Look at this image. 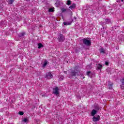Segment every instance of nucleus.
<instances>
[{"instance_id":"f257e3e1","label":"nucleus","mask_w":124,"mask_h":124,"mask_svg":"<svg viewBox=\"0 0 124 124\" xmlns=\"http://www.w3.org/2000/svg\"><path fill=\"white\" fill-rule=\"evenodd\" d=\"M78 68V67H75V70H72L69 76V78H72L73 76H76V75H78V70L76 71V69Z\"/></svg>"},{"instance_id":"f03ea898","label":"nucleus","mask_w":124,"mask_h":124,"mask_svg":"<svg viewBox=\"0 0 124 124\" xmlns=\"http://www.w3.org/2000/svg\"><path fill=\"white\" fill-rule=\"evenodd\" d=\"M82 42L84 45H86V46H91L92 45V42L91 40H88L87 38H84L82 39Z\"/></svg>"},{"instance_id":"7ed1b4c3","label":"nucleus","mask_w":124,"mask_h":124,"mask_svg":"<svg viewBox=\"0 0 124 124\" xmlns=\"http://www.w3.org/2000/svg\"><path fill=\"white\" fill-rule=\"evenodd\" d=\"M58 39L59 42H63L65 39V38L63 35L62 34H60L58 36Z\"/></svg>"},{"instance_id":"20e7f679","label":"nucleus","mask_w":124,"mask_h":124,"mask_svg":"<svg viewBox=\"0 0 124 124\" xmlns=\"http://www.w3.org/2000/svg\"><path fill=\"white\" fill-rule=\"evenodd\" d=\"M53 90V93L56 94V95H59L60 94V92H59V88H58V87L54 88Z\"/></svg>"},{"instance_id":"39448f33","label":"nucleus","mask_w":124,"mask_h":124,"mask_svg":"<svg viewBox=\"0 0 124 124\" xmlns=\"http://www.w3.org/2000/svg\"><path fill=\"white\" fill-rule=\"evenodd\" d=\"M100 120V116L99 115H97V117L93 116V122H98Z\"/></svg>"},{"instance_id":"423d86ee","label":"nucleus","mask_w":124,"mask_h":124,"mask_svg":"<svg viewBox=\"0 0 124 124\" xmlns=\"http://www.w3.org/2000/svg\"><path fill=\"white\" fill-rule=\"evenodd\" d=\"M46 78L48 79H52V78H53V75H52V74L50 72L47 73L46 74Z\"/></svg>"},{"instance_id":"0eeeda50","label":"nucleus","mask_w":124,"mask_h":124,"mask_svg":"<svg viewBox=\"0 0 124 124\" xmlns=\"http://www.w3.org/2000/svg\"><path fill=\"white\" fill-rule=\"evenodd\" d=\"M87 75L89 76V77H90V78H92L93 77L94 74L91 71H88L87 72Z\"/></svg>"},{"instance_id":"6e6552de","label":"nucleus","mask_w":124,"mask_h":124,"mask_svg":"<svg viewBox=\"0 0 124 124\" xmlns=\"http://www.w3.org/2000/svg\"><path fill=\"white\" fill-rule=\"evenodd\" d=\"M120 82H121L122 85H121V88L122 90H124V78L120 79Z\"/></svg>"},{"instance_id":"1a4fd4ad","label":"nucleus","mask_w":124,"mask_h":124,"mask_svg":"<svg viewBox=\"0 0 124 124\" xmlns=\"http://www.w3.org/2000/svg\"><path fill=\"white\" fill-rule=\"evenodd\" d=\"M75 7H76V4L73 3L69 7V8L70 9H74V8H75Z\"/></svg>"},{"instance_id":"9d476101","label":"nucleus","mask_w":124,"mask_h":124,"mask_svg":"<svg viewBox=\"0 0 124 124\" xmlns=\"http://www.w3.org/2000/svg\"><path fill=\"white\" fill-rule=\"evenodd\" d=\"M102 69V65L98 64L97 66L96 70H101Z\"/></svg>"},{"instance_id":"9b49d317","label":"nucleus","mask_w":124,"mask_h":124,"mask_svg":"<svg viewBox=\"0 0 124 124\" xmlns=\"http://www.w3.org/2000/svg\"><path fill=\"white\" fill-rule=\"evenodd\" d=\"M97 113V111L94 109H93L91 112L92 116H93V117L94 116V115Z\"/></svg>"},{"instance_id":"f8f14e48","label":"nucleus","mask_w":124,"mask_h":124,"mask_svg":"<svg viewBox=\"0 0 124 124\" xmlns=\"http://www.w3.org/2000/svg\"><path fill=\"white\" fill-rule=\"evenodd\" d=\"M47 64H48V61H47V60H45L44 62V64L43 65V67H45L46 66V65H47Z\"/></svg>"},{"instance_id":"ddd939ff","label":"nucleus","mask_w":124,"mask_h":124,"mask_svg":"<svg viewBox=\"0 0 124 124\" xmlns=\"http://www.w3.org/2000/svg\"><path fill=\"white\" fill-rule=\"evenodd\" d=\"M9 4H12L14 2V0H7Z\"/></svg>"},{"instance_id":"4468645a","label":"nucleus","mask_w":124,"mask_h":124,"mask_svg":"<svg viewBox=\"0 0 124 124\" xmlns=\"http://www.w3.org/2000/svg\"><path fill=\"white\" fill-rule=\"evenodd\" d=\"M72 22H64L63 23V25H64L65 26H66L67 25H70L71 24H72Z\"/></svg>"},{"instance_id":"2eb2a0df","label":"nucleus","mask_w":124,"mask_h":124,"mask_svg":"<svg viewBox=\"0 0 124 124\" xmlns=\"http://www.w3.org/2000/svg\"><path fill=\"white\" fill-rule=\"evenodd\" d=\"M100 53H102L103 54H104L105 53V51H104V48H101L99 49Z\"/></svg>"},{"instance_id":"dca6fc26","label":"nucleus","mask_w":124,"mask_h":124,"mask_svg":"<svg viewBox=\"0 0 124 124\" xmlns=\"http://www.w3.org/2000/svg\"><path fill=\"white\" fill-rule=\"evenodd\" d=\"M68 10V9H65L64 8H62L61 9L62 13H63V12H66V11Z\"/></svg>"},{"instance_id":"f3484780","label":"nucleus","mask_w":124,"mask_h":124,"mask_svg":"<svg viewBox=\"0 0 124 124\" xmlns=\"http://www.w3.org/2000/svg\"><path fill=\"white\" fill-rule=\"evenodd\" d=\"M38 49H40L41 48H43V45H42V44L41 43H39L38 44Z\"/></svg>"},{"instance_id":"a211bd4d","label":"nucleus","mask_w":124,"mask_h":124,"mask_svg":"<svg viewBox=\"0 0 124 124\" xmlns=\"http://www.w3.org/2000/svg\"><path fill=\"white\" fill-rule=\"evenodd\" d=\"M22 122H23L24 123H28L29 119H28V118H24L22 120Z\"/></svg>"},{"instance_id":"6ab92c4d","label":"nucleus","mask_w":124,"mask_h":124,"mask_svg":"<svg viewBox=\"0 0 124 124\" xmlns=\"http://www.w3.org/2000/svg\"><path fill=\"white\" fill-rule=\"evenodd\" d=\"M66 4L67 5H70V4H71V0H67V2H66Z\"/></svg>"},{"instance_id":"aec40b11","label":"nucleus","mask_w":124,"mask_h":124,"mask_svg":"<svg viewBox=\"0 0 124 124\" xmlns=\"http://www.w3.org/2000/svg\"><path fill=\"white\" fill-rule=\"evenodd\" d=\"M48 12H54V8H50L48 10Z\"/></svg>"},{"instance_id":"412c9836","label":"nucleus","mask_w":124,"mask_h":124,"mask_svg":"<svg viewBox=\"0 0 124 124\" xmlns=\"http://www.w3.org/2000/svg\"><path fill=\"white\" fill-rule=\"evenodd\" d=\"M110 22H111V20L110 19H107L105 20L106 24H109V23H110Z\"/></svg>"},{"instance_id":"4be33fe9","label":"nucleus","mask_w":124,"mask_h":124,"mask_svg":"<svg viewBox=\"0 0 124 124\" xmlns=\"http://www.w3.org/2000/svg\"><path fill=\"white\" fill-rule=\"evenodd\" d=\"M25 32H22L21 33H20V34L19 35L20 37H22V36H24V35H25Z\"/></svg>"},{"instance_id":"5701e85b","label":"nucleus","mask_w":124,"mask_h":124,"mask_svg":"<svg viewBox=\"0 0 124 124\" xmlns=\"http://www.w3.org/2000/svg\"><path fill=\"white\" fill-rule=\"evenodd\" d=\"M62 80H63V76H60V80L62 81Z\"/></svg>"},{"instance_id":"b1692460","label":"nucleus","mask_w":124,"mask_h":124,"mask_svg":"<svg viewBox=\"0 0 124 124\" xmlns=\"http://www.w3.org/2000/svg\"><path fill=\"white\" fill-rule=\"evenodd\" d=\"M18 114H19L20 116H23V115H24V112H23L22 111H19Z\"/></svg>"},{"instance_id":"393cba45","label":"nucleus","mask_w":124,"mask_h":124,"mask_svg":"<svg viewBox=\"0 0 124 124\" xmlns=\"http://www.w3.org/2000/svg\"><path fill=\"white\" fill-rule=\"evenodd\" d=\"M108 88H109V90H111V89L112 88V84H109Z\"/></svg>"},{"instance_id":"a878e982","label":"nucleus","mask_w":124,"mask_h":124,"mask_svg":"<svg viewBox=\"0 0 124 124\" xmlns=\"http://www.w3.org/2000/svg\"><path fill=\"white\" fill-rule=\"evenodd\" d=\"M3 7V3H1L0 4V9L2 8Z\"/></svg>"},{"instance_id":"bb28decb","label":"nucleus","mask_w":124,"mask_h":124,"mask_svg":"<svg viewBox=\"0 0 124 124\" xmlns=\"http://www.w3.org/2000/svg\"><path fill=\"white\" fill-rule=\"evenodd\" d=\"M105 64L106 65H109V62H105Z\"/></svg>"},{"instance_id":"cd10ccee","label":"nucleus","mask_w":124,"mask_h":124,"mask_svg":"<svg viewBox=\"0 0 124 124\" xmlns=\"http://www.w3.org/2000/svg\"><path fill=\"white\" fill-rule=\"evenodd\" d=\"M77 98H81V96H77Z\"/></svg>"},{"instance_id":"c85d7f7f","label":"nucleus","mask_w":124,"mask_h":124,"mask_svg":"<svg viewBox=\"0 0 124 124\" xmlns=\"http://www.w3.org/2000/svg\"><path fill=\"white\" fill-rule=\"evenodd\" d=\"M64 73L65 74H67V71H64Z\"/></svg>"},{"instance_id":"c756f323","label":"nucleus","mask_w":124,"mask_h":124,"mask_svg":"<svg viewBox=\"0 0 124 124\" xmlns=\"http://www.w3.org/2000/svg\"><path fill=\"white\" fill-rule=\"evenodd\" d=\"M117 2H120V0H117Z\"/></svg>"},{"instance_id":"7c9ffc66","label":"nucleus","mask_w":124,"mask_h":124,"mask_svg":"<svg viewBox=\"0 0 124 124\" xmlns=\"http://www.w3.org/2000/svg\"><path fill=\"white\" fill-rule=\"evenodd\" d=\"M97 109L99 110V107H98Z\"/></svg>"},{"instance_id":"2f4dec72","label":"nucleus","mask_w":124,"mask_h":124,"mask_svg":"<svg viewBox=\"0 0 124 124\" xmlns=\"http://www.w3.org/2000/svg\"><path fill=\"white\" fill-rule=\"evenodd\" d=\"M121 1H124V0H121Z\"/></svg>"},{"instance_id":"473e14b6","label":"nucleus","mask_w":124,"mask_h":124,"mask_svg":"<svg viewBox=\"0 0 124 124\" xmlns=\"http://www.w3.org/2000/svg\"><path fill=\"white\" fill-rule=\"evenodd\" d=\"M26 0L28 1V0Z\"/></svg>"}]
</instances>
